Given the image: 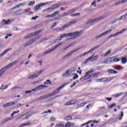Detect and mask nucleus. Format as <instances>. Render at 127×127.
Here are the masks:
<instances>
[{"label": "nucleus", "instance_id": "obj_44", "mask_svg": "<svg viewBox=\"0 0 127 127\" xmlns=\"http://www.w3.org/2000/svg\"><path fill=\"white\" fill-rule=\"evenodd\" d=\"M51 85V81L49 80H47V82H45V85Z\"/></svg>", "mask_w": 127, "mask_h": 127}, {"label": "nucleus", "instance_id": "obj_26", "mask_svg": "<svg viewBox=\"0 0 127 127\" xmlns=\"http://www.w3.org/2000/svg\"><path fill=\"white\" fill-rule=\"evenodd\" d=\"M25 5V3L22 2L19 4L18 5L16 6L15 7H14L13 8V9H15V8H18L19 6H24Z\"/></svg>", "mask_w": 127, "mask_h": 127}, {"label": "nucleus", "instance_id": "obj_25", "mask_svg": "<svg viewBox=\"0 0 127 127\" xmlns=\"http://www.w3.org/2000/svg\"><path fill=\"white\" fill-rule=\"evenodd\" d=\"M113 58H110L106 60H105L103 63V64H108V63H111L113 62Z\"/></svg>", "mask_w": 127, "mask_h": 127}, {"label": "nucleus", "instance_id": "obj_30", "mask_svg": "<svg viewBox=\"0 0 127 127\" xmlns=\"http://www.w3.org/2000/svg\"><path fill=\"white\" fill-rule=\"evenodd\" d=\"M127 61V58H123L122 59L121 63H122V64H126Z\"/></svg>", "mask_w": 127, "mask_h": 127}, {"label": "nucleus", "instance_id": "obj_51", "mask_svg": "<svg viewBox=\"0 0 127 127\" xmlns=\"http://www.w3.org/2000/svg\"><path fill=\"white\" fill-rule=\"evenodd\" d=\"M11 120H12V118H6V119L5 120L4 122H5V123H6V122H8L9 121H11Z\"/></svg>", "mask_w": 127, "mask_h": 127}, {"label": "nucleus", "instance_id": "obj_57", "mask_svg": "<svg viewBox=\"0 0 127 127\" xmlns=\"http://www.w3.org/2000/svg\"><path fill=\"white\" fill-rule=\"evenodd\" d=\"M46 18H51V17H53V15H52V14H50V15H47V16H46Z\"/></svg>", "mask_w": 127, "mask_h": 127}, {"label": "nucleus", "instance_id": "obj_46", "mask_svg": "<svg viewBox=\"0 0 127 127\" xmlns=\"http://www.w3.org/2000/svg\"><path fill=\"white\" fill-rule=\"evenodd\" d=\"M47 98H48V96L44 95L40 98V100H43V99H46Z\"/></svg>", "mask_w": 127, "mask_h": 127}, {"label": "nucleus", "instance_id": "obj_6", "mask_svg": "<svg viewBox=\"0 0 127 127\" xmlns=\"http://www.w3.org/2000/svg\"><path fill=\"white\" fill-rule=\"evenodd\" d=\"M61 6V3H58L56 4H55L52 7L47 8V10H54V9H56V8H58V7H60Z\"/></svg>", "mask_w": 127, "mask_h": 127}, {"label": "nucleus", "instance_id": "obj_43", "mask_svg": "<svg viewBox=\"0 0 127 127\" xmlns=\"http://www.w3.org/2000/svg\"><path fill=\"white\" fill-rule=\"evenodd\" d=\"M35 3V1H32L30 3H29L28 5H29V6H31L32 5H33V4H34Z\"/></svg>", "mask_w": 127, "mask_h": 127}, {"label": "nucleus", "instance_id": "obj_54", "mask_svg": "<svg viewBox=\"0 0 127 127\" xmlns=\"http://www.w3.org/2000/svg\"><path fill=\"white\" fill-rule=\"evenodd\" d=\"M38 18V16H36L35 17H33L31 18L32 20H36V19Z\"/></svg>", "mask_w": 127, "mask_h": 127}, {"label": "nucleus", "instance_id": "obj_32", "mask_svg": "<svg viewBox=\"0 0 127 127\" xmlns=\"http://www.w3.org/2000/svg\"><path fill=\"white\" fill-rule=\"evenodd\" d=\"M72 75L74 76L73 77V80H76V79H78L79 78V76L76 73H73Z\"/></svg>", "mask_w": 127, "mask_h": 127}, {"label": "nucleus", "instance_id": "obj_49", "mask_svg": "<svg viewBox=\"0 0 127 127\" xmlns=\"http://www.w3.org/2000/svg\"><path fill=\"white\" fill-rule=\"evenodd\" d=\"M123 117H124V112H121V117L119 118V121H121L123 120Z\"/></svg>", "mask_w": 127, "mask_h": 127}, {"label": "nucleus", "instance_id": "obj_31", "mask_svg": "<svg viewBox=\"0 0 127 127\" xmlns=\"http://www.w3.org/2000/svg\"><path fill=\"white\" fill-rule=\"evenodd\" d=\"M56 126L58 127H64V124L62 122H60L58 124H57Z\"/></svg>", "mask_w": 127, "mask_h": 127}, {"label": "nucleus", "instance_id": "obj_33", "mask_svg": "<svg viewBox=\"0 0 127 127\" xmlns=\"http://www.w3.org/2000/svg\"><path fill=\"white\" fill-rule=\"evenodd\" d=\"M75 11H76V9H71L68 11V14H71V13H73V12H75Z\"/></svg>", "mask_w": 127, "mask_h": 127}, {"label": "nucleus", "instance_id": "obj_28", "mask_svg": "<svg viewBox=\"0 0 127 127\" xmlns=\"http://www.w3.org/2000/svg\"><path fill=\"white\" fill-rule=\"evenodd\" d=\"M44 88H46V86H45V85H41L38 86L37 87V89H38V91L39 90H41V89H43Z\"/></svg>", "mask_w": 127, "mask_h": 127}, {"label": "nucleus", "instance_id": "obj_1", "mask_svg": "<svg viewBox=\"0 0 127 127\" xmlns=\"http://www.w3.org/2000/svg\"><path fill=\"white\" fill-rule=\"evenodd\" d=\"M83 34V31H76L72 33H69L67 34H64L63 35H62L60 37H59L58 38V39L56 40V43H57L58 42H60V41H61L63 38L64 37H67V36H73V38H77V37H79V36H81Z\"/></svg>", "mask_w": 127, "mask_h": 127}, {"label": "nucleus", "instance_id": "obj_38", "mask_svg": "<svg viewBox=\"0 0 127 127\" xmlns=\"http://www.w3.org/2000/svg\"><path fill=\"white\" fill-rule=\"evenodd\" d=\"M119 61H121V59L116 58L112 60V62H119Z\"/></svg>", "mask_w": 127, "mask_h": 127}, {"label": "nucleus", "instance_id": "obj_61", "mask_svg": "<svg viewBox=\"0 0 127 127\" xmlns=\"http://www.w3.org/2000/svg\"><path fill=\"white\" fill-rule=\"evenodd\" d=\"M31 116V115H27V116L25 117V120H28V119H29V118H30Z\"/></svg>", "mask_w": 127, "mask_h": 127}, {"label": "nucleus", "instance_id": "obj_18", "mask_svg": "<svg viewBox=\"0 0 127 127\" xmlns=\"http://www.w3.org/2000/svg\"><path fill=\"white\" fill-rule=\"evenodd\" d=\"M37 77L38 76L37 73H36L35 74H31V75H29L28 79H30V80H34V79H35L36 78H37Z\"/></svg>", "mask_w": 127, "mask_h": 127}, {"label": "nucleus", "instance_id": "obj_58", "mask_svg": "<svg viewBox=\"0 0 127 127\" xmlns=\"http://www.w3.org/2000/svg\"><path fill=\"white\" fill-rule=\"evenodd\" d=\"M67 15H69L68 13H64L63 15H62V17H64V16H67Z\"/></svg>", "mask_w": 127, "mask_h": 127}, {"label": "nucleus", "instance_id": "obj_52", "mask_svg": "<svg viewBox=\"0 0 127 127\" xmlns=\"http://www.w3.org/2000/svg\"><path fill=\"white\" fill-rule=\"evenodd\" d=\"M127 0H122L119 1V3H124L125 2H127Z\"/></svg>", "mask_w": 127, "mask_h": 127}, {"label": "nucleus", "instance_id": "obj_42", "mask_svg": "<svg viewBox=\"0 0 127 127\" xmlns=\"http://www.w3.org/2000/svg\"><path fill=\"white\" fill-rule=\"evenodd\" d=\"M109 79L107 78H101V82H108Z\"/></svg>", "mask_w": 127, "mask_h": 127}, {"label": "nucleus", "instance_id": "obj_35", "mask_svg": "<svg viewBox=\"0 0 127 127\" xmlns=\"http://www.w3.org/2000/svg\"><path fill=\"white\" fill-rule=\"evenodd\" d=\"M19 89H20V87H13L11 90H12L13 91H14V92H16V91H17V90H19Z\"/></svg>", "mask_w": 127, "mask_h": 127}, {"label": "nucleus", "instance_id": "obj_15", "mask_svg": "<svg viewBox=\"0 0 127 127\" xmlns=\"http://www.w3.org/2000/svg\"><path fill=\"white\" fill-rule=\"evenodd\" d=\"M18 62L17 61L13 62L10 63V64H9L8 65L5 66V67H6V68H7V69H9V68H11V67H12V66H13V65H15V64H17V63Z\"/></svg>", "mask_w": 127, "mask_h": 127}, {"label": "nucleus", "instance_id": "obj_19", "mask_svg": "<svg viewBox=\"0 0 127 127\" xmlns=\"http://www.w3.org/2000/svg\"><path fill=\"white\" fill-rule=\"evenodd\" d=\"M6 70L7 69L5 66L2 68L0 70V77H1V76H2V75L5 73V71H6Z\"/></svg>", "mask_w": 127, "mask_h": 127}, {"label": "nucleus", "instance_id": "obj_56", "mask_svg": "<svg viewBox=\"0 0 127 127\" xmlns=\"http://www.w3.org/2000/svg\"><path fill=\"white\" fill-rule=\"evenodd\" d=\"M9 106H8V103H6V104H4L3 105V108H7Z\"/></svg>", "mask_w": 127, "mask_h": 127}, {"label": "nucleus", "instance_id": "obj_48", "mask_svg": "<svg viewBox=\"0 0 127 127\" xmlns=\"http://www.w3.org/2000/svg\"><path fill=\"white\" fill-rule=\"evenodd\" d=\"M71 127V123H67L65 124L64 127Z\"/></svg>", "mask_w": 127, "mask_h": 127}, {"label": "nucleus", "instance_id": "obj_53", "mask_svg": "<svg viewBox=\"0 0 127 127\" xmlns=\"http://www.w3.org/2000/svg\"><path fill=\"white\" fill-rule=\"evenodd\" d=\"M114 69L115 70H119V69H121V66L120 65H117V66L114 67Z\"/></svg>", "mask_w": 127, "mask_h": 127}, {"label": "nucleus", "instance_id": "obj_23", "mask_svg": "<svg viewBox=\"0 0 127 127\" xmlns=\"http://www.w3.org/2000/svg\"><path fill=\"white\" fill-rule=\"evenodd\" d=\"M108 72L110 74H118V71L112 69H108Z\"/></svg>", "mask_w": 127, "mask_h": 127}, {"label": "nucleus", "instance_id": "obj_14", "mask_svg": "<svg viewBox=\"0 0 127 127\" xmlns=\"http://www.w3.org/2000/svg\"><path fill=\"white\" fill-rule=\"evenodd\" d=\"M28 11H29V10H28V9H25L24 11H23V10H20L17 11L15 13V14H21L23 13H26V12H28Z\"/></svg>", "mask_w": 127, "mask_h": 127}, {"label": "nucleus", "instance_id": "obj_55", "mask_svg": "<svg viewBox=\"0 0 127 127\" xmlns=\"http://www.w3.org/2000/svg\"><path fill=\"white\" fill-rule=\"evenodd\" d=\"M116 106V104L114 103L110 105V106L109 108V109H112V108H114Z\"/></svg>", "mask_w": 127, "mask_h": 127}, {"label": "nucleus", "instance_id": "obj_60", "mask_svg": "<svg viewBox=\"0 0 127 127\" xmlns=\"http://www.w3.org/2000/svg\"><path fill=\"white\" fill-rule=\"evenodd\" d=\"M32 91L31 90H29V91H26L25 92V94H30L31 93H32Z\"/></svg>", "mask_w": 127, "mask_h": 127}, {"label": "nucleus", "instance_id": "obj_29", "mask_svg": "<svg viewBox=\"0 0 127 127\" xmlns=\"http://www.w3.org/2000/svg\"><path fill=\"white\" fill-rule=\"evenodd\" d=\"M64 121L69 122V121L72 120V117L71 116H67L64 118Z\"/></svg>", "mask_w": 127, "mask_h": 127}, {"label": "nucleus", "instance_id": "obj_17", "mask_svg": "<svg viewBox=\"0 0 127 127\" xmlns=\"http://www.w3.org/2000/svg\"><path fill=\"white\" fill-rule=\"evenodd\" d=\"M100 74H101L100 72H96V73L92 74L90 75V76H89L90 79H92L93 78H98V76L99 75H100Z\"/></svg>", "mask_w": 127, "mask_h": 127}, {"label": "nucleus", "instance_id": "obj_11", "mask_svg": "<svg viewBox=\"0 0 127 127\" xmlns=\"http://www.w3.org/2000/svg\"><path fill=\"white\" fill-rule=\"evenodd\" d=\"M94 56H92L90 58H88L84 62V64H87V63H89V62H94Z\"/></svg>", "mask_w": 127, "mask_h": 127}, {"label": "nucleus", "instance_id": "obj_7", "mask_svg": "<svg viewBox=\"0 0 127 127\" xmlns=\"http://www.w3.org/2000/svg\"><path fill=\"white\" fill-rule=\"evenodd\" d=\"M78 101L76 100H70L66 102L64 105L65 106H72V105H76Z\"/></svg>", "mask_w": 127, "mask_h": 127}, {"label": "nucleus", "instance_id": "obj_22", "mask_svg": "<svg viewBox=\"0 0 127 127\" xmlns=\"http://www.w3.org/2000/svg\"><path fill=\"white\" fill-rule=\"evenodd\" d=\"M127 13H126L125 15L122 16L119 18H118L117 20H125V19H127Z\"/></svg>", "mask_w": 127, "mask_h": 127}, {"label": "nucleus", "instance_id": "obj_50", "mask_svg": "<svg viewBox=\"0 0 127 127\" xmlns=\"http://www.w3.org/2000/svg\"><path fill=\"white\" fill-rule=\"evenodd\" d=\"M98 58H99L98 55H96V56L93 57V60H94V61H96V60H97Z\"/></svg>", "mask_w": 127, "mask_h": 127}, {"label": "nucleus", "instance_id": "obj_4", "mask_svg": "<svg viewBox=\"0 0 127 127\" xmlns=\"http://www.w3.org/2000/svg\"><path fill=\"white\" fill-rule=\"evenodd\" d=\"M104 18H105V17L101 16L98 18H96L94 19H92L88 21V22H87V24H93L94 23H97V22H99V21L102 20V19H104Z\"/></svg>", "mask_w": 127, "mask_h": 127}, {"label": "nucleus", "instance_id": "obj_13", "mask_svg": "<svg viewBox=\"0 0 127 127\" xmlns=\"http://www.w3.org/2000/svg\"><path fill=\"white\" fill-rule=\"evenodd\" d=\"M72 74L71 69H68L66 71L65 74H63V77H69Z\"/></svg>", "mask_w": 127, "mask_h": 127}, {"label": "nucleus", "instance_id": "obj_8", "mask_svg": "<svg viewBox=\"0 0 127 127\" xmlns=\"http://www.w3.org/2000/svg\"><path fill=\"white\" fill-rule=\"evenodd\" d=\"M40 31H38L37 32H36L35 33L30 34L29 35H28L27 36H26L24 38L25 39H27L28 38H30V37H32V36H34V35H36L37 34H38V33H40Z\"/></svg>", "mask_w": 127, "mask_h": 127}, {"label": "nucleus", "instance_id": "obj_41", "mask_svg": "<svg viewBox=\"0 0 127 127\" xmlns=\"http://www.w3.org/2000/svg\"><path fill=\"white\" fill-rule=\"evenodd\" d=\"M111 52H112V51L111 50H109L104 55V56L105 57H106V56H108V55H110V54H111Z\"/></svg>", "mask_w": 127, "mask_h": 127}, {"label": "nucleus", "instance_id": "obj_2", "mask_svg": "<svg viewBox=\"0 0 127 127\" xmlns=\"http://www.w3.org/2000/svg\"><path fill=\"white\" fill-rule=\"evenodd\" d=\"M77 22V20H73L70 22H68L67 23H66L65 25H64V26H63L62 28H58L57 30H64L65 28H68L69 26H71L72 24H75Z\"/></svg>", "mask_w": 127, "mask_h": 127}, {"label": "nucleus", "instance_id": "obj_63", "mask_svg": "<svg viewBox=\"0 0 127 127\" xmlns=\"http://www.w3.org/2000/svg\"><path fill=\"white\" fill-rule=\"evenodd\" d=\"M106 100H107V101H108L109 102H111V101H112V98L107 97L106 98Z\"/></svg>", "mask_w": 127, "mask_h": 127}, {"label": "nucleus", "instance_id": "obj_40", "mask_svg": "<svg viewBox=\"0 0 127 127\" xmlns=\"http://www.w3.org/2000/svg\"><path fill=\"white\" fill-rule=\"evenodd\" d=\"M44 72V69H42L40 71L37 72L36 74H37L38 77V76H39V75H41V74H42V72Z\"/></svg>", "mask_w": 127, "mask_h": 127}, {"label": "nucleus", "instance_id": "obj_37", "mask_svg": "<svg viewBox=\"0 0 127 127\" xmlns=\"http://www.w3.org/2000/svg\"><path fill=\"white\" fill-rule=\"evenodd\" d=\"M80 13H75L74 14H72L71 15V16H72V17H74L75 16H79V15H80Z\"/></svg>", "mask_w": 127, "mask_h": 127}, {"label": "nucleus", "instance_id": "obj_36", "mask_svg": "<svg viewBox=\"0 0 127 127\" xmlns=\"http://www.w3.org/2000/svg\"><path fill=\"white\" fill-rule=\"evenodd\" d=\"M59 13L60 12H59V11H56V12H55L54 13L52 14L53 17H55V16H56L57 14H59Z\"/></svg>", "mask_w": 127, "mask_h": 127}, {"label": "nucleus", "instance_id": "obj_21", "mask_svg": "<svg viewBox=\"0 0 127 127\" xmlns=\"http://www.w3.org/2000/svg\"><path fill=\"white\" fill-rule=\"evenodd\" d=\"M10 23V20L8 19L7 21L5 20H3L2 21V25H8V24Z\"/></svg>", "mask_w": 127, "mask_h": 127}, {"label": "nucleus", "instance_id": "obj_39", "mask_svg": "<svg viewBox=\"0 0 127 127\" xmlns=\"http://www.w3.org/2000/svg\"><path fill=\"white\" fill-rule=\"evenodd\" d=\"M96 49H97V47L93 48L89 50L88 52V53H93V51H94V50H96Z\"/></svg>", "mask_w": 127, "mask_h": 127}, {"label": "nucleus", "instance_id": "obj_3", "mask_svg": "<svg viewBox=\"0 0 127 127\" xmlns=\"http://www.w3.org/2000/svg\"><path fill=\"white\" fill-rule=\"evenodd\" d=\"M92 73H94L93 69H91L85 73V75L80 79V80L81 81V80H83V81L86 80H89V79H90V78L89 74H92Z\"/></svg>", "mask_w": 127, "mask_h": 127}, {"label": "nucleus", "instance_id": "obj_34", "mask_svg": "<svg viewBox=\"0 0 127 127\" xmlns=\"http://www.w3.org/2000/svg\"><path fill=\"white\" fill-rule=\"evenodd\" d=\"M86 104H87L86 102H83L78 106V108H83V107H84V106H85V105H86Z\"/></svg>", "mask_w": 127, "mask_h": 127}, {"label": "nucleus", "instance_id": "obj_16", "mask_svg": "<svg viewBox=\"0 0 127 127\" xmlns=\"http://www.w3.org/2000/svg\"><path fill=\"white\" fill-rule=\"evenodd\" d=\"M48 3V2L47 3H41L39 4H38L35 8L36 10H38V9H39V8H40V7H41V6H44V5H46V4H47Z\"/></svg>", "mask_w": 127, "mask_h": 127}, {"label": "nucleus", "instance_id": "obj_5", "mask_svg": "<svg viewBox=\"0 0 127 127\" xmlns=\"http://www.w3.org/2000/svg\"><path fill=\"white\" fill-rule=\"evenodd\" d=\"M63 88H64V85H61L58 88L55 90L52 93H50L49 94V96L50 97H52V96H53V95H56V94H58V93H59V92H60L61 89H63Z\"/></svg>", "mask_w": 127, "mask_h": 127}, {"label": "nucleus", "instance_id": "obj_12", "mask_svg": "<svg viewBox=\"0 0 127 127\" xmlns=\"http://www.w3.org/2000/svg\"><path fill=\"white\" fill-rule=\"evenodd\" d=\"M112 31V29H110L108 31H106L105 32L102 33V34L100 35L99 36L96 37V39H98V38H100V37H102V36H104V35H106V34H108V33H110V32H111Z\"/></svg>", "mask_w": 127, "mask_h": 127}, {"label": "nucleus", "instance_id": "obj_47", "mask_svg": "<svg viewBox=\"0 0 127 127\" xmlns=\"http://www.w3.org/2000/svg\"><path fill=\"white\" fill-rule=\"evenodd\" d=\"M76 69L77 68H76V67H73L71 68L70 70L72 71V73H73V72H75L76 71Z\"/></svg>", "mask_w": 127, "mask_h": 127}, {"label": "nucleus", "instance_id": "obj_59", "mask_svg": "<svg viewBox=\"0 0 127 127\" xmlns=\"http://www.w3.org/2000/svg\"><path fill=\"white\" fill-rule=\"evenodd\" d=\"M117 21H120V20H118V19H115L112 22H111V23H116Z\"/></svg>", "mask_w": 127, "mask_h": 127}, {"label": "nucleus", "instance_id": "obj_62", "mask_svg": "<svg viewBox=\"0 0 127 127\" xmlns=\"http://www.w3.org/2000/svg\"><path fill=\"white\" fill-rule=\"evenodd\" d=\"M75 44H76L75 43H73L69 46V47H73V46H74Z\"/></svg>", "mask_w": 127, "mask_h": 127}, {"label": "nucleus", "instance_id": "obj_27", "mask_svg": "<svg viewBox=\"0 0 127 127\" xmlns=\"http://www.w3.org/2000/svg\"><path fill=\"white\" fill-rule=\"evenodd\" d=\"M126 31V29H124L123 30H122L120 32H118L117 33H116L115 34V36H118V35H120V34H122V33H124Z\"/></svg>", "mask_w": 127, "mask_h": 127}, {"label": "nucleus", "instance_id": "obj_64", "mask_svg": "<svg viewBox=\"0 0 127 127\" xmlns=\"http://www.w3.org/2000/svg\"><path fill=\"white\" fill-rule=\"evenodd\" d=\"M8 86L7 85H5L4 86V88L3 89H2V90H6V88H8Z\"/></svg>", "mask_w": 127, "mask_h": 127}, {"label": "nucleus", "instance_id": "obj_24", "mask_svg": "<svg viewBox=\"0 0 127 127\" xmlns=\"http://www.w3.org/2000/svg\"><path fill=\"white\" fill-rule=\"evenodd\" d=\"M10 50V49H8L6 50L5 51H4L3 53L0 54V57H2L3 56H4V55H5V54H6V53H8Z\"/></svg>", "mask_w": 127, "mask_h": 127}, {"label": "nucleus", "instance_id": "obj_10", "mask_svg": "<svg viewBox=\"0 0 127 127\" xmlns=\"http://www.w3.org/2000/svg\"><path fill=\"white\" fill-rule=\"evenodd\" d=\"M81 49V48H78L76 49H74L72 51H71L70 53H69L67 55L68 57H69L70 56H72L73 54L75 53V52H76V51H79Z\"/></svg>", "mask_w": 127, "mask_h": 127}, {"label": "nucleus", "instance_id": "obj_45", "mask_svg": "<svg viewBox=\"0 0 127 127\" xmlns=\"http://www.w3.org/2000/svg\"><path fill=\"white\" fill-rule=\"evenodd\" d=\"M13 105H15V103L14 102L8 103V105L9 107H11L12 106H13Z\"/></svg>", "mask_w": 127, "mask_h": 127}, {"label": "nucleus", "instance_id": "obj_20", "mask_svg": "<svg viewBox=\"0 0 127 127\" xmlns=\"http://www.w3.org/2000/svg\"><path fill=\"white\" fill-rule=\"evenodd\" d=\"M124 94V92H121L119 93H117V94H115L112 95L113 98H120V97H121V96H123V95Z\"/></svg>", "mask_w": 127, "mask_h": 127}, {"label": "nucleus", "instance_id": "obj_9", "mask_svg": "<svg viewBox=\"0 0 127 127\" xmlns=\"http://www.w3.org/2000/svg\"><path fill=\"white\" fill-rule=\"evenodd\" d=\"M60 45H62V43H60L58 45H57V46H56L54 48H53L52 50H50V51H47L44 54L45 55L46 54H49L50 53H51V52L54 51V50H55V49H56V48H58V47H59V46H60Z\"/></svg>", "mask_w": 127, "mask_h": 127}]
</instances>
